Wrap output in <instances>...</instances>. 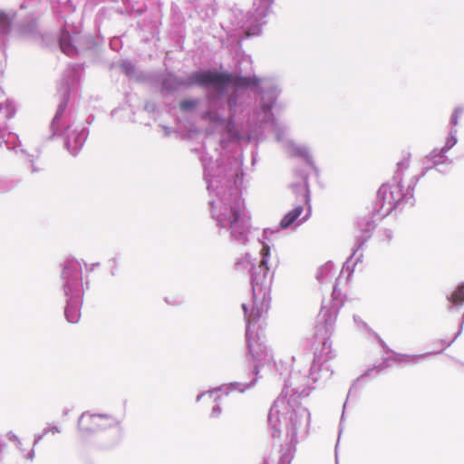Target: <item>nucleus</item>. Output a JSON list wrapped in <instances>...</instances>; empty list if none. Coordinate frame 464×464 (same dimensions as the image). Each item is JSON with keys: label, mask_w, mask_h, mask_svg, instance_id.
I'll return each mask as SVG.
<instances>
[{"label": "nucleus", "mask_w": 464, "mask_h": 464, "mask_svg": "<svg viewBox=\"0 0 464 464\" xmlns=\"http://www.w3.org/2000/svg\"><path fill=\"white\" fill-rule=\"evenodd\" d=\"M280 93L281 89L272 79L237 75L235 89L227 99L226 124L218 126L222 149L227 142H259L269 123L283 149L287 141H292L288 137L289 127L276 120L272 112Z\"/></svg>", "instance_id": "obj_1"}, {"label": "nucleus", "mask_w": 464, "mask_h": 464, "mask_svg": "<svg viewBox=\"0 0 464 464\" xmlns=\"http://www.w3.org/2000/svg\"><path fill=\"white\" fill-rule=\"evenodd\" d=\"M235 79L233 74L212 70L192 72L187 77L169 72L160 78V92L169 94L193 86L213 88L214 92L207 93L204 99V108L200 110L199 117L218 128V124H226V92L230 84L235 85Z\"/></svg>", "instance_id": "obj_2"}, {"label": "nucleus", "mask_w": 464, "mask_h": 464, "mask_svg": "<svg viewBox=\"0 0 464 464\" xmlns=\"http://www.w3.org/2000/svg\"><path fill=\"white\" fill-rule=\"evenodd\" d=\"M81 72L82 67L80 64H69L64 70L58 86V93L61 96V101L51 122L52 137L65 134V147L73 156L79 153L85 143L88 137V130L85 127L72 130V126H65L63 123V115L69 102L71 91L80 81Z\"/></svg>", "instance_id": "obj_3"}, {"label": "nucleus", "mask_w": 464, "mask_h": 464, "mask_svg": "<svg viewBox=\"0 0 464 464\" xmlns=\"http://www.w3.org/2000/svg\"><path fill=\"white\" fill-rule=\"evenodd\" d=\"M200 160L204 169V179L209 191L216 192L225 200L227 191L229 194L237 193L235 187L239 175H242L243 158L242 153L235 157H221L215 161L208 152H202Z\"/></svg>", "instance_id": "obj_4"}, {"label": "nucleus", "mask_w": 464, "mask_h": 464, "mask_svg": "<svg viewBox=\"0 0 464 464\" xmlns=\"http://www.w3.org/2000/svg\"><path fill=\"white\" fill-rule=\"evenodd\" d=\"M213 213L223 227L229 225L234 237L238 238L248 233L249 220L237 205H215Z\"/></svg>", "instance_id": "obj_5"}, {"label": "nucleus", "mask_w": 464, "mask_h": 464, "mask_svg": "<svg viewBox=\"0 0 464 464\" xmlns=\"http://www.w3.org/2000/svg\"><path fill=\"white\" fill-rule=\"evenodd\" d=\"M262 254V260L257 266H253L250 271L255 303L259 298L262 299V302H269L270 300V278L268 276L269 267L267 266L269 249L264 248Z\"/></svg>", "instance_id": "obj_6"}, {"label": "nucleus", "mask_w": 464, "mask_h": 464, "mask_svg": "<svg viewBox=\"0 0 464 464\" xmlns=\"http://www.w3.org/2000/svg\"><path fill=\"white\" fill-rule=\"evenodd\" d=\"M418 181L414 177L405 191L402 190L400 181L396 184L384 183L377 191L376 203H409L413 200V189Z\"/></svg>", "instance_id": "obj_7"}, {"label": "nucleus", "mask_w": 464, "mask_h": 464, "mask_svg": "<svg viewBox=\"0 0 464 464\" xmlns=\"http://www.w3.org/2000/svg\"><path fill=\"white\" fill-rule=\"evenodd\" d=\"M16 108L12 101L0 102V147L5 144L9 150H16V143L19 142L18 136L8 131V121L14 118Z\"/></svg>", "instance_id": "obj_8"}, {"label": "nucleus", "mask_w": 464, "mask_h": 464, "mask_svg": "<svg viewBox=\"0 0 464 464\" xmlns=\"http://www.w3.org/2000/svg\"><path fill=\"white\" fill-rule=\"evenodd\" d=\"M116 424L118 421L110 415L88 412L82 413L78 420L79 430L85 434L104 430Z\"/></svg>", "instance_id": "obj_9"}, {"label": "nucleus", "mask_w": 464, "mask_h": 464, "mask_svg": "<svg viewBox=\"0 0 464 464\" xmlns=\"http://www.w3.org/2000/svg\"><path fill=\"white\" fill-rule=\"evenodd\" d=\"M273 0H254L247 24L252 34H257L262 25L266 24V16L271 13Z\"/></svg>", "instance_id": "obj_10"}, {"label": "nucleus", "mask_w": 464, "mask_h": 464, "mask_svg": "<svg viewBox=\"0 0 464 464\" xmlns=\"http://www.w3.org/2000/svg\"><path fill=\"white\" fill-rule=\"evenodd\" d=\"M309 172L306 169L296 168L294 170V179L289 185V190L295 196L297 203H310V190L308 188Z\"/></svg>", "instance_id": "obj_11"}, {"label": "nucleus", "mask_w": 464, "mask_h": 464, "mask_svg": "<svg viewBox=\"0 0 464 464\" xmlns=\"http://www.w3.org/2000/svg\"><path fill=\"white\" fill-rule=\"evenodd\" d=\"M285 153L291 158H298L304 160L305 163V168L304 169L308 170V169L314 172V174L318 175V169L314 164L310 148L305 144H298L292 141H287L285 143V147L284 148Z\"/></svg>", "instance_id": "obj_12"}, {"label": "nucleus", "mask_w": 464, "mask_h": 464, "mask_svg": "<svg viewBox=\"0 0 464 464\" xmlns=\"http://www.w3.org/2000/svg\"><path fill=\"white\" fill-rule=\"evenodd\" d=\"M447 153L441 148H434L425 157L424 164L430 163V165L425 167V170L435 168L440 173L448 172L449 167L452 164V160L447 156Z\"/></svg>", "instance_id": "obj_13"}, {"label": "nucleus", "mask_w": 464, "mask_h": 464, "mask_svg": "<svg viewBox=\"0 0 464 464\" xmlns=\"http://www.w3.org/2000/svg\"><path fill=\"white\" fill-rule=\"evenodd\" d=\"M59 45L61 51L68 56H73L77 53V48L72 43V37L65 26L60 32Z\"/></svg>", "instance_id": "obj_14"}, {"label": "nucleus", "mask_w": 464, "mask_h": 464, "mask_svg": "<svg viewBox=\"0 0 464 464\" xmlns=\"http://www.w3.org/2000/svg\"><path fill=\"white\" fill-rule=\"evenodd\" d=\"M202 101L198 98L186 99L179 102V109L182 112H192L201 104Z\"/></svg>", "instance_id": "obj_15"}, {"label": "nucleus", "mask_w": 464, "mask_h": 464, "mask_svg": "<svg viewBox=\"0 0 464 464\" xmlns=\"http://www.w3.org/2000/svg\"><path fill=\"white\" fill-rule=\"evenodd\" d=\"M303 209L301 207H296L291 212L287 213L280 221V227L282 228H286L290 227L301 215Z\"/></svg>", "instance_id": "obj_16"}, {"label": "nucleus", "mask_w": 464, "mask_h": 464, "mask_svg": "<svg viewBox=\"0 0 464 464\" xmlns=\"http://www.w3.org/2000/svg\"><path fill=\"white\" fill-rule=\"evenodd\" d=\"M458 130L457 128L450 127L449 133L446 137L445 143L441 148L444 151L449 152L458 142Z\"/></svg>", "instance_id": "obj_17"}, {"label": "nucleus", "mask_w": 464, "mask_h": 464, "mask_svg": "<svg viewBox=\"0 0 464 464\" xmlns=\"http://www.w3.org/2000/svg\"><path fill=\"white\" fill-rule=\"evenodd\" d=\"M12 19L5 12L0 11V35L5 36L10 32Z\"/></svg>", "instance_id": "obj_18"}, {"label": "nucleus", "mask_w": 464, "mask_h": 464, "mask_svg": "<svg viewBox=\"0 0 464 464\" xmlns=\"http://www.w3.org/2000/svg\"><path fill=\"white\" fill-rule=\"evenodd\" d=\"M410 166V158H404L403 160H401V161H399L397 163V170L395 172V175L393 177V179L395 181H400L401 180V173L406 170Z\"/></svg>", "instance_id": "obj_19"}, {"label": "nucleus", "mask_w": 464, "mask_h": 464, "mask_svg": "<svg viewBox=\"0 0 464 464\" xmlns=\"http://www.w3.org/2000/svg\"><path fill=\"white\" fill-rule=\"evenodd\" d=\"M450 302L454 305H462L464 304V285L458 287L450 296Z\"/></svg>", "instance_id": "obj_20"}, {"label": "nucleus", "mask_w": 464, "mask_h": 464, "mask_svg": "<svg viewBox=\"0 0 464 464\" xmlns=\"http://www.w3.org/2000/svg\"><path fill=\"white\" fill-rule=\"evenodd\" d=\"M120 67L126 75L131 76L134 74L135 65L130 60H122Z\"/></svg>", "instance_id": "obj_21"}, {"label": "nucleus", "mask_w": 464, "mask_h": 464, "mask_svg": "<svg viewBox=\"0 0 464 464\" xmlns=\"http://www.w3.org/2000/svg\"><path fill=\"white\" fill-rule=\"evenodd\" d=\"M463 113V108L462 107H456L450 116V124L451 127L456 128V126L459 124V119L460 115Z\"/></svg>", "instance_id": "obj_22"}, {"label": "nucleus", "mask_w": 464, "mask_h": 464, "mask_svg": "<svg viewBox=\"0 0 464 464\" xmlns=\"http://www.w3.org/2000/svg\"><path fill=\"white\" fill-rule=\"evenodd\" d=\"M36 30V22L31 21L27 25H23V31L28 34H33Z\"/></svg>", "instance_id": "obj_23"}, {"label": "nucleus", "mask_w": 464, "mask_h": 464, "mask_svg": "<svg viewBox=\"0 0 464 464\" xmlns=\"http://www.w3.org/2000/svg\"><path fill=\"white\" fill-rule=\"evenodd\" d=\"M201 398H207V399H209V400H211L213 401H216L217 399L218 398V395L217 392H210L208 393L203 394L201 396Z\"/></svg>", "instance_id": "obj_24"}, {"label": "nucleus", "mask_w": 464, "mask_h": 464, "mask_svg": "<svg viewBox=\"0 0 464 464\" xmlns=\"http://www.w3.org/2000/svg\"><path fill=\"white\" fill-rule=\"evenodd\" d=\"M5 182V180H0V190L1 191L8 190L15 186V184L14 182H11L10 185H8L6 187H2V184H4Z\"/></svg>", "instance_id": "obj_25"}, {"label": "nucleus", "mask_w": 464, "mask_h": 464, "mask_svg": "<svg viewBox=\"0 0 464 464\" xmlns=\"http://www.w3.org/2000/svg\"><path fill=\"white\" fill-rule=\"evenodd\" d=\"M56 432H59L56 427H50L44 430V434L52 433L54 434Z\"/></svg>", "instance_id": "obj_26"}, {"label": "nucleus", "mask_w": 464, "mask_h": 464, "mask_svg": "<svg viewBox=\"0 0 464 464\" xmlns=\"http://www.w3.org/2000/svg\"><path fill=\"white\" fill-rule=\"evenodd\" d=\"M220 410H219V407L218 405H216V406H213V412H212V415L214 417L218 416V413H219Z\"/></svg>", "instance_id": "obj_27"}, {"label": "nucleus", "mask_w": 464, "mask_h": 464, "mask_svg": "<svg viewBox=\"0 0 464 464\" xmlns=\"http://www.w3.org/2000/svg\"><path fill=\"white\" fill-rule=\"evenodd\" d=\"M31 171L33 173H35V172L39 171V169L34 165V163L33 161L31 162Z\"/></svg>", "instance_id": "obj_28"}, {"label": "nucleus", "mask_w": 464, "mask_h": 464, "mask_svg": "<svg viewBox=\"0 0 464 464\" xmlns=\"http://www.w3.org/2000/svg\"><path fill=\"white\" fill-rule=\"evenodd\" d=\"M231 203H235V204H237V203H244V199L240 197L235 198Z\"/></svg>", "instance_id": "obj_29"}, {"label": "nucleus", "mask_w": 464, "mask_h": 464, "mask_svg": "<svg viewBox=\"0 0 464 464\" xmlns=\"http://www.w3.org/2000/svg\"><path fill=\"white\" fill-rule=\"evenodd\" d=\"M4 97V92L0 89V98Z\"/></svg>", "instance_id": "obj_30"}, {"label": "nucleus", "mask_w": 464, "mask_h": 464, "mask_svg": "<svg viewBox=\"0 0 464 464\" xmlns=\"http://www.w3.org/2000/svg\"><path fill=\"white\" fill-rule=\"evenodd\" d=\"M145 109H146V110H150V105H149V104H146Z\"/></svg>", "instance_id": "obj_31"}]
</instances>
